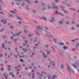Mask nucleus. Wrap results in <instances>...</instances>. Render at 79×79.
Masks as SVG:
<instances>
[{
  "label": "nucleus",
  "instance_id": "9d476101",
  "mask_svg": "<svg viewBox=\"0 0 79 79\" xmlns=\"http://www.w3.org/2000/svg\"><path fill=\"white\" fill-rule=\"evenodd\" d=\"M42 77H43V75H42V74H40L39 75V77L40 78H42Z\"/></svg>",
  "mask_w": 79,
  "mask_h": 79
},
{
  "label": "nucleus",
  "instance_id": "bb28decb",
  "mask_svg": "<svg viewBox=\"0 0 79 79\" xmlns=\"http://www.w3.org/2000/svg\"><path fill=\"white\" fill-rule=\"evenodd\" d=\"M48 79H50V75H48Z\"/></svg>",
  "mask_w": 79,
  "mask_h": 79
},
{
  "label": "nucleus",
  "instance_id": "3c124183",
  "mask_svg": "<svg viewBox=\"0 0 79 79\" xmlns=\"http://www.w3.org/2000/svg\"><path fill=\"white\" fill-rule=\"evenodd\" d=\"M35 46H39V44H35Z\"/></svg>",
  "mask_w": 79,
  "mask_h": 79
},
{
  "label": "nucleus",
  "instance_id": "9b49d317",
  "mask_svg": "<svg viewBox=\"0 0 79 79\" xmlns=\"http://www.w3.org/2000/svg\"><path fill=\"white\" fill-rule=\"evenodd\" d=\"M60 68H62V69L64 68V67L63 66V65L62 64L60 65Z\"/></svg>",
  "mask_w": 79,
  "mask_h": 79
},
{
  "label": "nucleus",
  "instance_id": "b1692460",
  "mask_svg": "<svg viewBox=\"0 0 79 79\" xmlns=\"http://www.w3.org/2000/svg\"><path fill=\"white\" fill-rule=\"evenodd\" d=\"M16 35H17V36H19V35H20V34L19 33H17L16 34Z\"/></svg>",
  "mask_w": 79,
  "mask_h": 79
},
{
  "label": "nucleus",
  "instance_id": "8fccbe9b",
  "mask_svg": "<svg viewBox=\"0 0 79 79\" xmlns=\"http://www.w3.org/2000/svg\"><path fill=\"white\" fill-rule=\"evenodd\" d=\"M5 79H7V78H8V77L6 76L5 77Z\"/></svg>",
  "mask_w": 79,
  "mask_h": 79
},
{
  "label": "nucleus",
  "instance_id": "473e14b6",
  "mask_svg": "<svg viewBox=\"0 0 79 79\" xmlns=\"http://www.w3.org/2000/svg\"><path fill=\"white\" fill-rule=\"evenodd\" d=\"M25 42L26 43V44H27V40H26Z\"/></svg>",
  "mask_w": 79,
  "mask_h": 79
},
{
  "label": "nucleus",
  "instance_id": "0eeeda50",
  "mask_svg": "<svg viewBox=\"0 0 79 79\" xmlns=\"http://www.w3.org/2000/svg\"><path fill=\"white\" fill-rule=\"evenodd\" d=\"M58 77V75H55L54 76L52 77V79H55V78H56V77Z\"/></svg>",
  "mask_w": 79,
  "mask_h": 79
},
{
  "label": "nucleus",
  "instance_id": "4c0bfd02",
  "mask_svg": "<svg viewBox=\"0 0 79 79\" xmlns=\"http://www.w3.org/2000/svg\"><path fill=\"white\" fill-rule=\"evenodd\" d=\"M62 3H63V4H65V2L64 1H63L62 2Z\"/></svg>",
  "mask_w": 79,
  "mask_h": 79
},
{
  "label": "nucleus",
  "instance_id": "f257e3e1",
  "mask_svg": "<svg viewBox=\"0 0 79 79\" xmlns=\"http://www.w3.org/2000/svg\"><path fill=\"white\" fill-rule=\"evenodd\" d=\"M65 64H66L67 68L68 69V71L69 73H72V72H73V73H74V71H73V70H71L69 68V66L68 65V64H67V63H66Z\"/></svg>",
  "mask_w": 79,
  "mask_h": 79
},
{
  "label": "nucleus",
  "instance_id": "f3484780",
  "mask_svg": "<svg viewBox=\"0 0 79 79\" xmlns=\"http://www.w3.org/2000/svg\"><path fill=\"white\" fill-rule=\"evenodd\" d=\"M63 48L64 50H66V47L65 46H63Z\"/></svg>",
  "mask_w": 79,
  "mask_h": 79
},
{
  "label": "nucleus",
  "instance_id": "79ce46f5",
  "mask_svg": "<svg viewBox=\"0 0 79 79\" xmlns=\"http://www.w3.org/2000/svg\"><path fill=\"white\" fill-rule=\"evenodd\" d=\"M3 76H6L5 74H4V73H3Z\"/></svg>",
  "mask_w": 79,
  "mask_h": 79
},
{
  "label": "nucleus",
  "instance_id": "6e6d98bb",
  "mask_svg": "<svg viewBox=\"0 0 79 79\" xmlns=\"http://www.w3.org/2000/svg\"><path fill=\"white\" fill-rule=\"evenodd\" d=\"M47 53H48V54H49V53H50V52H48V51H47Z\"/></svg>",
  "mask_w": 79,
  "mask_h": 79
},
{
  "label": "nucleus",
  "instance_id": "423d86ee",
  "mask_svg": "<svg viewBox=\"0 0 79 79\" xmlns=\"http://www.w3.org/2000/svg\"><path fill=\"white\" fill-rule=\"evenodd\" d=\"M23 50V52L24 53H26V52H27V49H26L24 48L22 49Z\"/></svg>",
  "mask_w": 79,
  "mask_h": 79
},
{
  "label": "nucleus",
  "instance_id": "ea45409f",
  "mask_svg": "<svg viewBox=\"0 0 79 79\" xmlns=\"http://www.w3.org/2000/svg\"><path fill=\"white\" fill-rule=\"evenodd\" d=\"M37 75L38 76V75H39V72H37Z\"/></svg>",
  "mask_w": 79,
  "mask_h": 79
},
{
  "label": "nucleus",
  "instance_id": "c03bdc74",
  "mask_svg": "<svg viewBox=\"0 0 79 79\" xmlns=\"http://www.w3.org/2000/svg\"><path fill=\"white\" fill-rule=\"evenodd\" d=\"M15 53H18V50H15Z\"/></svg>",
  "mask_w": 79,
  "mask_h": 79
},
{
  "label": "nucleus",
  "instance_id": "4be33fe9",
  "mask_svg": "<svg viewBox=\"0 0 79 79\" xmlns=\"http://www.w3.org/2000/svg\"><path fill=\"white\" fill-rule=\"evenodd\" d=\"M22 46H23V47H25L26 46V44H22Z\"/></svg>",
  "mask_w": 79,
  "mask_h": 79
},
{
  "label": "nucleus",
  "instance_id": "393cba45",
  "mask_svg": "<svg viewBox=\"0 0 79 79\" xmlns=\"http://www.w3.org/2000/svg\"><path fill=\"white\" fill-rule=\"evenodd\" d=\"M17 40H17V39H15V40H14V42L16 43L17 42Z\"/></svg>",
  "mask_w": 79,
  "mask_h": 79
},
{
  "label": "nucleus",
  "instance_id": "5fc2aeb1",
  "mask_svg": "<svg viewBox=\"0 0 79 79\" xmlns=\"http://www.w3.org/2000/svg\"><path fill=\"white\" fill-rule=\"evenodd\" d=\"M32 78H35V77H34V76H33L31 77Z\"/></svg>",
  "mask_w": 79,
  "mask_h": 79
},
{
  "label": "nucleus",
  "instance_id": "e433bc0d",
  "mask_svg": "<svg viewBox=\"0 0 79 79\" xmlns=\"http://www.w3.org/2000/svg\"><path fill=\"white\" fill-rule=\"evenodd\" d=\"M24 3H23L21 5V6H24Z\"/></svg>",
  "mask_w": 79,
  "mask_h": 79
},
{
  "label": "nucleus",
  "instance_id": "0e129e2a",
  "mask_svg": "<svg viewBox=\"0 0 79 79\" xmlns=\"http://www.w3.org/2000/svg\"><path fill=\"white\" fill-rule=\"evenodd\" d=\"M34 42H36V40L35 39V40H34Z\"/></svg>",
  "mask_w": 79,
  "mask_h": 79
},
{
  "label": "nucleus",
  "instance_id": "aec40b11",
  "mask_svg": "<svg viewBox=\"0 0 79 79\" xmlns=\"http://www.w3.org/2000/svg\"><path fill=\"white\" fill-rule=\"evenodd\" d=\"M24 33H27V30H26L24 31Z\"/></svg>",
  "mask_w": 79,
  "mask_h": 79
},
{
  "label": "nucleus",
  "instance_id": "37998d69",
  "mask_svg": "<svg viewBox=\"0 0 79 79\" xmlns=\"http://www.w3.org/2000/svg\"><path fill=\"white\" fill-rule=\"evenodd\" d=\"M56 40L54 39V42L55 43L56 42Z\"/></svg>",
  "mask_w": 79,
  "mask_h": 79
},
{
  "label": "nucleus",
  "instance_id": "c85d7f7f",
  "mask_svg": "<svg viewBox=\"0 0 79 79\" xmlns=\"http://www.w3.org/2000/svg\"><path fill=\"white\" fill-rule=\"evenodd\" d=\"M41 4L42 5H43V6H45V4H44V3H41Z\"/></svg>",
  "mask_w": 79,
  "mask_h": 79
},
{
  "label": "nucleus",
  "instance_id": "052dcab7",
  "mask_svg": "<svg viewBox=\"0 0 79 79\" xmlns=\"http://www.w3.org/2000/svg\"><path fill=\"white\" fill-rule=\"evenodd\" d=\"M8 43H9V44H11V42H8Z\"/></svg>",
  "mask_w": 79,
  "mask_h": 79
},
{
  "label": "nucleus",
  "instance_id": "5701e85b",
  "mask_svg": "<svg viewBox=\"0 0 79 79\" xmlns=\"http://www.w3.org/2000/svg\"><path fill=\"white\" fill-rule=\"evenodd\" d=\"M60 45H61L62 46H63V45H64V44H63V43H60Z\"/></svg>",
  "mask_w": 79,
  "mask_h": 79
},
{
  "label": "nucleus",
  "instance_id": "c756f323",
  "mask_svg": "<svg viewBox=\"0 0 79 79\" xmlns=\"http://www.w3.org/2000/svg\"><path fill=\"white\" fill-rule=\"evenodd\" d=\"M64 13H66V14L68 13V12L66 11V10H64Z\"/></svg>",
  "mask_w": 79,
  "mask_h": 79
},
{
  "label": "nucleus",
  "instance_id": "bf43d9fd",
  "mask_svg": "<svg viewBox=\"0 0 79 79\" xmlns=\"http://www.w3.org/2000/svg\"><path fill=\"white\" fill-rule=\"evenodd\" d=\"M6 22H5L3 23V24H6Z\"/></svg>",
  "mask_w": 79,
  "mask_h": 79
},
{
  "label": "nucleus",
  "instance_id": "cd10ccee",
  "mask_svg": "<svg viewBox=\"0 0 79 79\" xmlns=\"http://www.w3.org/2000/svg\"><path fill=\"white\" fill-rule=\"evenodd\" d=\"M2 57H3V55H2V54H1L0 55V58H2Z\"/></svg>",
  "mask_w": 79,
  "mask_h": 79
},
{
  "label": "nucleus",
  "instance_id": "49530a36",
  "mask_svg": "<svg viewBox=\"0 0 79 79\" xmlns=\"http://www.w3.org/2000/svg\"><path fill=\"white\" fill-rule=\"evenodd\" d=\"M18 23H19V24H21V21H19Z\"/></svg>",
  "mask_w": 79,
  "mask_h": 79
},
{
  "label": "nucleus",
  "instance_id": "412c9836",
  "mask_svg": "<svg viewBox=\"0 0 79 79\" xmlns=\"http://www.w3.org/2000/svg\"><path fill=\"white\" fill-rule=\"evenodd\" d=\"M20 61L22 63H23V60L21 59L20 60Z\"/></svg>",
  "mask_w": 79,
  "mask_h": 79
},
{
  "label": "nucleus",
  "instance_id": "7ed1b4c3",
  "mask_svg": "<svg viewBox=\"0 0 79 79\" xmlns=\"http://www.w3.org/2000/svg\"><path fill=\"white\" fill-rule=\"evenodd\" d=\"M36 29L37 30L39 31L40 32L42 31V28H40L39 27H36Z\"/></svg>",
  "mask_w": 79,
  "mask_h": 79
},
{
  "label": "nucleus",
  "instance_id": "58836bf2",
  "mask_svg": "<svg viewBox=\"0 0 79 79\" xmlns=\"http://www.w3.org/2000/svg\"><path fill=\"white\" fill-rule=\"evenodd\" d=\"M37 48L36 47H35L33 48V51H35V49Z\"/></svg>",
  "mask_w": 79,
  "mask_h": 79
},
{
  "label": "nucleus",
  "instance_id": "680f3d73",
  "mask_svg": "<svg viewBox=\"0 0 79 79\" xmlns=\"http://www.w3.org/2000/svg\"><path fill=\"white\" fill-rule=\"evenodd\" d=\"M1 23H3V20H2L1 21Z\"/></svg>",
  "mask_w": 79,
  "mask_h": 79
},
{
  "label": "nucleus",
  "instance_id": "e2e57ef3",
  "mask_svg": "<svg viewBox=\"0 0 79 79\" xmlns=\"http://www.w3.org/2000/svg\"><path fill=\"white\" fill-rule=\"evenodd\" d=\"M72 24H74V22H72Z\"/></svg>",
  "mask_w": 79,
  "mask_h": 79
},
{
  "label": "nucleus",
  "instance_id": "20e7f679",
  "mask_svg": "<svg viewBox=\"0 0 79 79\" xmlns=\"http://www.w3.org/2000/svg\"><path fill=\"white\" fill-rule=\"evenodd\" d=\"M52 9H56V10H58V9H59V7H58L56 6H54L52 7Z\"/></svg>",
  "mask_w": 79,
  "mask_h": 79
},
{
  "label": "nucleus",
  "instance_id": "2eb2a0df",
  "mask_svg": "<svg viewBox=\"0 0 79 79\" xmlns=\"http://www.w3.org/2000/svg\"><path fill=\"white\" fill-rule=\"evenodd\" d=\"M17 18L18 19H19V21H22L23 20L22 19L19 18V17H17Z\"/></svg>",
  "mask_w": 79,
  "mask_h": 79
},
{
  "label": "nucleus",
  "instance_id": "a19ab883",
  "mask_svg": "<svg viewBox=\"0 0 79 79\" xmlns=\"http://www.w3.org/2000/svg\"><path fill=\"white\" fill-rule=\"evenodd\" d=\"M31 73H35V72H34V70H32L31 71Z\"/></svg>",
  "mask_w": 79,
  "mask_h": 79
},
{
  "label": "nucleus",
  "instance_id": "dca6fc26",
  "mask_svg": "<svg viewBox=\"0 0 79 79\" xmlns=\"http://www.w3.org/2000/svg\"><path fill=\"white\" fill-rule=\"evenodd\" d=\"M4 28H2V29H1L0 30V32H3V31H4Z\"/></svg>",
  "mask_w": 79,
  "mask_h": 79
},
{
  "label": "nucleus",
  "instance_id": "603ef678",
  "mask_svg": "<svg viewBox=\"0 0 79 79\" xmlns=\"http://www.w3.org/2000/svg\"><path fill=\"white\" fill-rule=\"evenodd\" d=\"M8 26H10V25H11V24L10 23H8L7 24Z\"/></svg>",
  "mask_w": 79,
  "mask_h": 79
},
{
  "label": "nucleus",
  "instance_id": "de8ad7c7",
  "mask_svg": "<svg viewBox=\"0 0 79 79\" xmlns=\"http://www.w3.org/2000/svg\"><path fill=\"white\" fill-rule=\"evenodd\" d=\"M35 3H38V1H36L35 2Z\"/></svg>",
  "mask_w": 79,
  "mask_h": 79
},
{
  "label": "nucleus",
  "instance_id": "4468645a",
  "mask_svg": "<svg viewBox=\"0 0 79 79\" xmlns=\"http://www.w3.org/2000/svg\"><path fill=\"white\" fill-rule=\"evenodd\" d=\"M25 1H26L27 3H28L29 4H31V2H29V1L28 0H24Z\"/></svg>",
  "mask_w": 79,
  "mask_h": 79
},
{
  "label": "nucleus",
  "instance_id": "09e8293b",
  "mask_svg": "<svg viewBox=\"0 0 79 79\" xmlns=\"http://www.w3.org/2000/svg\"><path fill=\"white\" fill-rule=\"evenodd\" d=\"M58 2V0H55V2L56 3H57V2Z\"/></svg>",
  "mask_w": 79,
  "mask_h": 79
},
{
  "label": "nucleus",
  "instance_id": "6ab92c4d",
  "mask_svg": "<svg viewBox=\"0 0 79 79\" xmlns=\"http://www.w3.org/2000/svg\"><path fill=\"white\" fill-rule=\"evenodd\" d=\"M48 9H49V10H50L52 9V7H50V6H48Z\"/></svg>",
  "mask_w": 79,
  "mask_h": 79
},
{
  "label": "nucleus",
  "instance_id": "39448f33",
  "mask_svg": "<svg viewBox=\"0 0 79 79\" xmlns=\"http://www.w3.org/2000/svg\"><path fill=\"white\" fill-rule=\"evenodd\" d=\"M49 21L50 23H52V22L55 21V19L53 18H51V20H50Z\"/></svg>",
  "mask_w": 79,
  "mask_h": 79
},
{
  "label": "nucleus",
  "instance_id": "774afa93",
  "mask_svg": "<svg viewBox=\"0 0 79 79\" xmlns=\"http://www.w3.org/2000/svg\"><path fill=\"white\" fill-rule=\"evenodd\" d=\"M77 46H79V43H77Z\"/></svg>",
  "mask_w": 79,
  "mask_h": 79
},
{
  "label": "nucleus",
  "instance_id": "c9c22d12",
  "mask_svg": "<svg viewBox=\"0 0 79 79\" xmlns=\"http://www.w3.org/2000/svg\"><path fill=\"white\" fill-rule=\"evenodd\" d=\"M30 47V46L29 45H27V48H29V47Z\"/></svg>",
  "mask_w": 79,
  "mask_h": 79
},
{
  "label": "nucleus",
  "instance_id": "a18cd8bd",
  "mask_svg": "<svg viewBox=\"0 0 79 79\" xmlns=\"http://www.w3.org/2000/svg\"><path fill=\"white\" fill-rule=\"evenodd\" d=\"M34 63H33L31 64V65L32 66H34Z\"/></svg>",
  "mask_w": 79,
  "mask_h": 79
},
{
  "label": "nucleus",
  "instance_id": "4d7b16f0",
  "mask_svg": "<svg viewBox=\"0 0 79 79\" xmlns=\"http://www.w3.org/2000/svg\"><path fill=\"white\" fill-rule=\"evenodd\" d=\"M2 45L3 46H5V44H2Z\"/></svg>",
  "mask_w": 79,
  "mask_h": 79
},
{
  "label": "nucleus",
  "instance_id": "6e6552de",
  "mask_svg": "<svg viewBox=\"0 0 79 79\" xmlns=\"http://www.w3.org/2000/svg\"><path fill=\"white\" fill-rule=\"evenodd\" d=\"M42 55H43V56H44V58H46L47 56L45 55V54H44V53H42Z\"/></svg>",
  "mask_w": 79,
  "mask_h": 79
},
{
  "label": "nucleus",
  "instance_id": "72a5a7b5",
  "mask_svg": "<svg viewBox=\"0 0 79 79\" xmlns=\"http://www.w3.org/2000/svg\"><path fill=\"white\" fill-rule=\"evenodd\" d=\"M11 39H14V37L13 36H11L10 37Z\"/></svg>",
  "mask_w": 79,
  "mask_h": 79
},
{
  "label": "nucleus",
  "instance_id": "f8f14e48",
  "mask_svg": "<svg viewBox=\"0 0 79 79\" xmlns=\"http://www.w3.org/2000/svg\"><path fill=\"white\" fill-rule=\"evenodd\" d=\"M35 33L36 34H37L38 35H40V33L37 31H35Z\"/></svg>",
  "mask_w": 79,
  "mask_h": 79
},
{
  "label": "nucleus",
  "instance_id": "f704fd0d",
  "mask_svg": "<svg viewBox=\"0 0 79 79\" xmlns=\"http://www.w3.org/2000/svg\"><path fill=\"white\" fill-rule=\"evenodd\" d=\"M66 23L67 24H69V22H66Z\"/></svg>",
  "mask_w": 79,
  "mask_h": 79
},
{
  "label": "nucleus",
  "instance_id": "ddd939ff",
  "mask_svg": "<svg viewBox=\"0 0 79 79\" xmlns=\"http://www.w3.org/2000/svg\"><path fill=\"white\" fill-rule=\"evenodd\" d=\"M41 18L42 19H43L44 20V21H47V19H46V18L45 17H41Z\"/></svg>",
  "mask_w": 79,
  "mask_h": 79
},
{
  "label": "nucleus",
  "instance_id": "7c9ffc66",
  "mask_svg": "<svg viewBox=\"0 0 79 79\" xmlns=\"http://www.w3.org/2000/svg\"><path fill=\"white\" fill-rule=\"evenodd\" d=\"M45 47H46V48H48V45H45Z\"/></svg>",
  "mask_w": 79,
  "mask_h": 79
},
{
  "label": "nucleus",
  "instance_id": "f03ea898",
  "mask_svg": "<svg viewBox=\"0 0 79 79\" xmlns=\"http://www.w3.org/2000/svg\"><path fill=\"white\" fill-rule=\"evenodd\" d=\"M55 14H57V15H60L61 16H64V15H63V14L60 12L58 11L57 10H56L55 11Z\"/></svg>",
  "mask_w": 79,
  "mask_h": 79
},
{
  "label": "nucleus",
  "instance_id": "2f4dec72",
  "mask_svg": "<svg viewBox=\"0 0 79 79\" xmlns=\"http://www.w3.org/2000/svg\"><path fill=\"white\" fill-rule=\"evenodd\" d=\"M10 29H12V28H13V26H10Z\"/></svg>",
  "mask_w": 79,
  "mask_h": 79
},
{
  "label": "nucleus",
  "instance_id": "69168bd1",
  "mask_svg": "<svg viewBox=\"0 0 79 79\" xmlns=\"http://www.w3.org/2000/svg\"><path fill=\"white\" fill-rule=\"evenodd\" d=\"M14 57H15V58H17V56H15Z\"/></svg>",
  "mask_w": 79,
  "mask_h": 79
},
{
  "label": "nucleus",
  "instance_id": "a878e982",
  "mask_svg": "<svg viewBox=\"0 0 79 79\" xmlns=\"http://www.w3.org/2000/svg\"><path fill=\"white\" fill-rule=\"evenodd\" d=\"M59 24L61 25V24H62L63 23H62V22H60L59 23Z\"/></svg>",
  "mask_w": 79,
  "mask_h": 79
},
{
  "label": "nucleus",
  "instance_id": "338daca9",
  "mask_svg": "<svg viewBox=\"0 0 79 79\" xmlns=\"http://www.w3.org/2000/svg\"><path fill=\"white\" fill-rule=\"evenodd\" d=\"M5 56H7V54H6V53L5 54Z\"/></svg>",
  "mask_w": 79,
  "mask_h": 79
},
{
  "label": "nucleus",
  "instance_id": "1a4fd4ad",
  "mask_svg": "<svg viewBox=\"0 0 79 79\" xmlns=\"http://www.w3.org/2000/svg\"><path fill=\"white\" fill-rule=\"evenodd\" d=\"M41 10L43 11H45V10H47V8H45V7H42L41 8Z\"/></svg>",
  "mask_w": 79,
  "mask_h": 79
},
{
  "label": "nucleus",
  "instance_id": "13d9d810",
  "mask_svg": "<svg viewBox=\"0 0 79 79\" xmlns=\"http://www.w3.org/2000/svg\"><path fill=\"white\" fill-rule=\"evenodd\" d=\"M52 5H54H54H55V4L54 3H53Z\"/></svg>",
  "mask_w": 79,
  "mask_h": 79
},
{
  "label": "nucleus",
  "instance_id": "a211bd4d",
  "mask_svg": "<svg viewBox=\"0 0 79 79\" xmlns=\"http://www.w3.org/2000/svg\"><path fill=\"white\" fill-rule=\"evenodd\" d=\"M3 69L4 68L3 67H2L1 69V71H3Z\"/></svg>",
  "mask_w": 79,
  "mask_h": 79
},
{
  "label": "nucleus",
  "instance_id": "864d4df0",
  "mask_svg": "<svg viewBox=\"0 0 79 79\" xmlns=\"http://www.w3.org/2000/svg\"><path fill=\"white\" fill-rule=\"evenodd\" d=\"M32 76H35V74L34 73L32 74Z\"/></svg>",
  "mask_w": 79,
  "mask_h": 79
}]
</instances>
